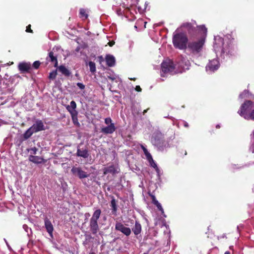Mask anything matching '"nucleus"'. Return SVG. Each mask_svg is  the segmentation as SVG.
Wrapping results in <instances>:
<instances>
[{
  "instance_id": "obj_1",
  "label": "nucleus",
  "mask_w": 254,
  "mask_h": 254,
  "mask_svg": "<svg viewBox=\"0 0 254 254\" xmlns=\"http://www.w3.org/2000/svg\"><path fill=\"white\" fill-rule=\"evenodd\" d=\"M172 42L176 49L184 50L187 49L189 39L186 34L182 32L177 33L173 35Z\"/></svg>"
},
{
  "instance_id": "obj_2",
  "label": "nucleus",
  "mask_w": 254,
  "mask_h": 254,
  "mask_svg": "<svg viewBox=\"0 0 254 254\" xmlns=\"http://www.w3.org/2000/svg\"><path fill=\"white\" fill-rule=\"evenodd\" d=\"M204 43L205 38L203 37L196 40H190L188 42L187 48L192 55H198L202 51Z\"/></svg>"
},
{
  "instance_id": "obj_3",
  "label": "nucleus",
  "mask_w": 254,
  "mask_h": 254,
  "mask_svg": "<svg viewBox=\"0 0 254 254\" xmlns=\"http://www.w3.org/2000/svg\"><path fill=\"white\" fill-rule=\"evenodd\" d=\"M101 210L100 209H96L93 213L89 221V230L93 235H96L99 231V226L98 221L101 216Z\"/></svg>"
},
{
  "instance_id": "obj_4",
  "label": "nucleus",
  "mask_w": 254,
  "mask_h": 254,
  "mask_svg": "<svg viewBox=\"0 0 254 254\" xmlns=\"http://www.w3.org/2000/svg\"><path fill=\"white\" fill-rule=\"evenodd\" d=\"M161 69L164 73H172L174 72L175 66L172 61L166 60L162 63Z\"/></svg>"
},
{
  "instance_id": "obj_5",
  "label": "nucleus",
  "mask_w": 254,
  "mask_h": 254,
  "mask_svg": "<svg viewBox=\"0 0 254 254\" xmlns=\"http://www.w3.org/2000/svg\"><path fill=\"white\" fill-rule=\"evenodd\" d=\"M253 105V102L251 100H246L241 106L240 110L238 111L239 114L245 119L248 120L247 111L250 110Z\"/></svg>"
},
{
  "instance_id": "obj_6",
  "label": "nucleus",
  "mask_w": 254,
  "mask_h": 254,
  "mask_svg": "<svg viewBox=\"0 0 254 254\" xmlns=\"http://www.w3.org/2000/svg\"><path fill=\"white\" fill-rule=\"evenodd\" d=\"M71 172L73 175L77 176L80 179L87 178L89 176L87 172L83 171L81 167H73Z\"/></svg>"
},
{
  "instance_id": "obj_7",
  "label": "nucleus",
  "mask_w": 254,
  "mask_h": 254,
  "mask_svg": "<svg viewBox=\"0 0 254 254\" xmlns=\"http://www.w3.org/2000/svg\"><path fill=\"white\" fill-rule=\"evenodd\" d=\"M115 230L122 232L126 236H128L131 234V229L125 226L121 222H118L116 223Z\"/></svg>"
},
{
  "instance_id": "obj_8",
  "label": "nucleus",
  "mask_w": 254,
  "mask_h": 254,
  "mask_svg": "<svg viewBox=\"0 0 254 254\" xmlns=\"http://www.w3.org/2000/svg\"><path fill=\"white\" fill-rule=\"evenodd\" d=\"M120 172V168L118 166L114 165L113 164L109 166L105 167L103 169L104 175H107L108 174H111L113 176L119 173Z\"/></svg>"
},
{
  "instance_id": "obj_9",
  "label": "nucleus",
  "mask_w": 254,
  "mask_h": 254,
  "mask_svg": "<svg viewBox=\"0 0 254 254\" xmlns=\"http://www.w3.org/2000/svg\"><path fill=\"white\" fill-rule=\"evenodd\" d=\"M194 25H196L195 21H193V23L186 22L182 25V27L186 28L189 34H194L197 31V27Z\"/></svg>"
},
{
  "instance_id": "obj_10",
  "label": "nucleus",
  "mask_w": 254,
  "mask_h": 254,
  "mask_svg": "<svg viewBox=\"0 0 254 254\" xmlns=\"http://www.w3.org/2000/svg\"><path fill=\"white\" fill-rule=\"evenodd\" d=\"M34 133H36L45 129L44 125L42 120H37L35 123L30 127Z\"/></svg>"
},
{
  "instance_id": "obj_11",
  "label": "nucleus",
  "mask_w": 254,
  "mask_h": 254,
  "mask_svg": "<svg viewBox=\"0 0 254 254\" xmlns=\"http://www.w3.org/2000/svg\"><path fill=\"white\" fill-rule=\"evenodd\" d=\"M18 69L21 73H28L31 69V65L30 63H20L18 65Z\"/></svg>"
},
{
  "instance_id": "obj_12",
  "label": "nucleus",
  "mask_w": 254,
  "mask_h": 254,
  "mask_svg": "<svg viewBox=\"0 0 254 254\" xmlns=\"http://www.w3.org/2000/svg\"><path fill=\"white\" fill-rule=\"evenodd\" d=\"M44 224L45 228L51 237H53V232L54 230L53 225L51 221L47 218L44 219Z\"/></svg>"
},
{
  "instance_id": "obj_13",
  "label": "nucleus",
  "mask_w": 254,
  "mask_h": 254,
  "mask_svg": "<svg viewBox=\"0 0 254 254\" xmlns=\"http://www.w3.org/2000/svg\"><path fill=\"white\" fill-rule=\"evenodd\" d=\"M218 67V62L217 60L214 59L210 61L206 66L207 70L209 69L211 71H214L217 70Z\"/></svg>"
},
{
  "instance_id": "obj_14",
  "label": "nucleus",
  "mask_w": 254,
  "mask_h": 254,
  "mask_svg": "<svg viewBox=\"0 0 254 254\" xmlns=\"http://www.w3.org/2000/svg\"><path fill=\"white\" fill-rule=\"evenodd\" d=\"M116 130L114 124H111L108 126L101 128V131L104 134H112Z\"/></svg>"
},
{
  "instance_id": "obj_15",
  "label": "nucleus",
  "mask_w": 254,
  "mask_h": 254,
  "mask_svg": "<svg viewBox=\"0 0 254 254\" xmlns=\"http://www.w3.org/2000/svg\"><path fill=\"white\" fill-rule=\"evenodd\" d=\"M48 62L54 63L55 67H58V62L57 56L54 55L53 52L51 51L49 53L48 56L46 58Z\"/></svg>"
},
{
  "instance_id": "obj_16",
  "label": "nucleus",
  "mask_w": 254,
  "mask_h": 254,
  "mask_svg": "<svg viewBox=\"0 0 254 254\" xmlns=\"http://www.w3.org/2000/svg\"><path fill=\"white\" fill-rule=\"evenodd\" d=\"M29 160L30 161L35 164H41L46 162V160L43 158L34 155H30Z\"/></svg>"
},
{
  "instance_id": "obj_17",
  "label": "nucleus",
  "mask_w": 254,
  "mask_h": 254,
  "mask_svg": "<svg viewBox=\"0 0 254 254\" xmlns=\"http://www.w3.org/2000/svg\"><path fill=\"white\" fill-rule=\"evenodd\" d=\"M106 62L108 66L112 67L115 64V58L111 55H107L105 57Z\"/></svg>"
},
{
  "instance_id": "obj_18",
  "label": "nucleus",
  "mask_w": 254,
  "mask_h": 254,
  "mask_svg": "<svg viewBox=\"0 0 254 254\" xmlns=\"http://www.w3.org/2000/svg\"><path fill=\"white\" fill-rule=\"evenodd\" d=\"M142 227L138 221L136 220L135 225L132 228V231L135 235H138L141 232Z\"/></svg>"
},
{
  "instance_id": "obj_19",
  "label": "nucleus",
  "mask_w": 254,
  "mask_h": 254,
  "mask_svg": "<svg viewBox=\"0 0 254 254\" xmlns=\"http://www.w3.org/2000/svg\"><path fill=\"white\" fill-rule=\"evenodd\" d=\"M59 71L65 76L68 77L71 74V72L64 66L61 65L58 67Z\"/></svg>"
},
{
  "instance_id": "obj_20",
  "label": "nucleus",
  "mask_w": 254,
  "mask_h": 254,
  "mask_svg": "<svg viewBox=\"0 0 254 254\" xmlns=\"http://www.w3.org/2000/svg\"><path fill=\"white\" fill-rule=\"evenodd\" d=\"M76 104L74 101H71L70 103V105H67L66 107L67 110L72 114L73 112H78L76 110Z\"/></svg>"
},
{
  "instance_id": "obj_21",
  "label": "nucleus",
  "mask_w": 254,
  "mask_h": 254,
  "mask_svg": "<svg viewBox=\"0 0 254 254\" xmlns=\"http://www.w3.org/2000/svg\"><path fill=\"white\" fill-rule=\"evenodd\" d=\"M76 155L77 156L81 157L84 158H87L89 156L88 150L86 149L81 150L80 148H78Z\"/></svg>"
},
{
  "instance_id": "obj_22",
  "label": "nucleus",
  "mask_w": 254,
  "mask_h": 254,
  "mask_svg": "<svg viewBox=\"0 0 254 254\" xmlns=\"http://www.w3.org/2000/svg\"><path fill=\"white\" fill-rule=\"evenodd\" d=\"M72 122L73 124L77 127H79L80 126V123L78 122L77 115L78 112H73L72 114H70Z\"/></svg>"
},
{
  "instance_id": "obj_23",
  "label": "nucleus",
  "mask_w": 254,
  "mask_h": 254,
  "mask_svg": "<svg viewBox=\"0 0 254 254\" xmlns=\"http://www.w3.org/2000/svg\"><path fill=\"white\" fill-rule=\"evenodd\" d=\"M110 206L112 208V213L113 214H116L117 211V205L116 201L113 196L112 197V199L111 201Z\"/></svg>"
},
{
  "instance_id": "obj_24",
  "label": "nucleus",
  "mask_w": 254,
  "mask_h": 254,
  "mask_svg": "<svg viewBox=\"0 0 254 254\" xmlns=\"http://www.w3.org/2000/svg\"><path fill=\"white\" fill-rule=\"evenodd\" d=\"M34 133L32 129L29 127L22 135L23 139L25 140L29 138Z\"/></svg>"
},
{
  "instance_id": "obj_25",
  "label": "nucleus",
  "mask_w": 254,
  "mask_h": 254,
  "mask_svg": "<svg viewBox=\"0 0 254 254\" xmlns=\"http://www.w3.org/2000/svg\"><path fill=\"white\" fill-rule=\"evenodd\" d=\"M232 48L231 45H228V46L224 43L223 44L222 52L223 53L229 54L230 53V48Z\"/></svg>"
},
{
  "instance_id": "obj_26",
  "label": "nucleus",
  "mask_w": 254,
  "mask_h": 254,
  "mask_svg": "<svg viewBox=\"0 0 254 254\" xmlns=\"http://www.w3.org/2000/svg\"><path fill=\"white\" fill-rule=\"evenodd\" d=\"M141 148L143 151L144 154L145 155L147 159L152 160V157L151 154L148 151L147 149L143 145L141 146Z\"/></svg>"
},
{
  "instance_id": "obj_27",
  "label": "nucleus",
  "mask_w": 254,
  "mask_h": 254,
  "mask_svg": "<svg viewBox=\"0 0 254 254\" xmlns=\"http://www.w3.org/2000/svg\"><path fill=\"white\" fill-rule=\"evenodd\" d=\"M88 64L90 67V71L92 73H94L96 71V65L95 63L90 61L89 62Z\"/></svg>"
},
{
  "instance_id": "obj_28",
  "label": "nucleus",
  "mask_w": 254,
  "mask_h": 254,
  "mask_svg": "<svg viewBox=\"0 0 254 254\" xmlns=\"http://www.w3.org/2000/svg\"><path fill=\"white\" fill-rule=\"evenodd\" d=\"M197 30H198L201 31L203 34L206 35L207 33V28L204 25L196 26Z\"/></svg>"
},
{
  "instance_id": "obj_29",
  "label": "nucleus",
  "mask_w": 254,
  "mask_h": 254,
  "mask_svg": "<svg viewBox=\"0 0 254 254\" xmlns=\"http://www.w3.org/2000/svg\"><path fill=\"white\" fill-rule=\"evenodd\" d=\"M79 14L80 17L84 18L85 19L88 17V14L86 13V10L83 8L80 9Z\"/></svg>"
},
{
  "instance_id": "obj_30",
  "label": "nucleus",
  "mask_w": 254,
  "mask_h": 254,
  "mask_svg": "<svg viewBox=\"0 0 254 254\" xmlns=\"http://www.w3.org/2000/svg\"><path fill=\"white\" fill-rule=\"evenodd\" d=\"M57 70H53L49 73V78L50 79H55L57 76Z\"/></svg>"
},
{
  "instance_id": "obj_31",
  "label": "nucleus",
  "mask_w": 254,
  "mask_h": 254,
  "mask_svg": "<svg viewBox=\"0 0 254 254\" xmlns=\"http://www.w3.org/2000/svg\"><path fill=\"white\" fill-rule=\"evenodd\" d=\"M150 163V164L151 165V167H152L153 168L156 169V170H158V167H157V164L155 163V162L154 161L153 159H152V160H151V159H148L147 160Z\"/></svg>"
},
{
  "instance_id": "obj_32",
  "label": "nucleus",
  "mask_w": 254,
  "mask_h": 254,
  "mask_svg": "<svg viewBox=\"0 0 254 254\" xmlns=\"http://www.w3.org/2000/svg\"><path fill=\"white\" fill-rule=\"evenodd\" d=\"M155 205L157 207L158 210L161 212L162 214L164 216H166L164 214V210H163L161 204L159 202H158V203L155 204Z\"/></svg>"
},
{
  "instance_id": "obj_33",
  "label": "nucleus",
  "mask_w": 254,
  "mask_h": 254,
  "mask_svg": "<svg viewBox=\"0 0 254 254\" xmlns=\"http://www.w3.org/2000/svg\"><path fill=\"white\" fill-rule=\"evenodd\" d=\"M149 196L151 197V198L152 199V203L155 205L157 203H158V202H159L158 201V200H156V197L155 196V195H154L153 194H151L150 193H149Z\"/></svg>"
},
{
  "instance_id": "obj_34",
  "label": "nucleus",
  "mask_w": 254,
  "mask_h": 254,
  "mask_svg": "<svg viewBox=\"0 0 254 254\" xmlns=\"http://www.w3.org/2000/svg\"><path fill=\"white\" fill-rule=\"evenodd\" d=\"M40 62L38 61H35L33 64V66L35 69H38L40 65Z\"/></svg>"
},
{
  "instance_id": "obj_35",
  "label": "nucleus",
  "mask_w": 254,
  "mask_h": 254,
  "mask_svg": "<svg viewBox=\"0 0 254 254\" xmlns=\"http://www.w3.org/2000/svg\"><path fill=\"white\" fill-rule=\"evenodd\" d=\"M248 115V119H251L254 121V109Z\"/></svg>"
},
{
  "instance_id": "obj_36",
  "label": "nucleus",
  "mask_w": 254,
  "mask_h": 254,
  "mask_svg": "<svg viewBox=\"0 0 254 254\" xmlns=\"http://www.w3.org/2000/svg\"><path fill=\"white\" fill-rule=\"evenodd\" d=\"M112 121V119L110 118H107L105 119V123L106 125H108V126L111 124H113Z\"/></svg>"
},
{
  "instance_id": "obj_37",
  "label": "nucleus",
  "mask_w": 254,
  "mask_h": 254,
  "mask_svg": "<svg viewBox=\"0 0 254 254\" xmlns=\"http://www.w3.org/2000/svg\"><path fill=\"white\" fill-rule=\"evenodd\" d=\"M77 86L81 90L85 88V85L82 83L78 82L77 83Z\"/></svg>"
},
{
  "instance_id": "obj_38",
  "label": "nucleus",
  "mask_w": 254,
  "mask_h": 254,
  "mask_svg": "<svg viewBox=\"0 0 254 254\" xmlns=\"http://www.w3.org/2000/svg\"><path fill=\"white\" fill-rule=\"evenodd\" d=\"M26 31L28 33H33V30L31 29V25L29 24L26 27Z\"/></svg>"
},
{
  "instance_id": "obj_39",
  "label": "nucleus",
  "mask_w": 254,
  "mask_h": 254,
  "mask_svg": "<svg viewBox=\"0 0 254 254\" xmlns=\"http://www.w3.org/2000/svg\"><path fill=\"white\" fill-rule=\"evenodd\" d=\"M30 150L32 151V153L35 155L37 153V151L38 150V149L36 147H34L33 148H31L30 149Z\"/></svg>"
},
{
  "instance_id": "obj_40",
  "label": "nucleus",
  "mask_w": 254,
  "mask_h": 254,
  "mask_svg": "<svg viewBox=\"0 0 254 254\" xmlns=\"http://www.w3.org/2000/svg\"><path fill=\"white\" fill-rule=\"evenodd\" d=\"M249 149L251 152L254 153V142L251 144Z\"/></svg>"
},
{
  "instance_id": "obj_41",
  "label": "nucleus",
  "mask_w": 254,
  "mask_h": 254,
  "mask_svg": "<svg viewBox=\"0 0 254 254\" xmlns=\"http://www.w3.org/2000/svg\"><path fill=\"white\" fill-rule=\"evenodd\" d=\"M135 89L137 92H141V90H142V89L141 88V87L139 85L136 86V87L135 88Z\"/></svg>"
},
{
  "instance_id": "obj_42",
  "label": "nucleus",
  "mask_w": 254,
  "mask_h": 254,
  "mask_svg": "<svg viewBox=\"0 0 254 254\" xmlns=\"http://www.w3.org/2000/svg\"><path fill=\"white\" fill-rule=\"evenodd\" d=\"M115 42L114 41H111L108 43V45L109 46L112 47L115 44Z\"/></svg>"
},
{
  "instance_id": "obj_43",
  "label": "nucleus",
  "mask_w": 254,
  "mask_h": 254,
  "mask_svg": "<svg viewBox=\"0 0 254 254\" xmlns=\"http://www.w3.org/2000/svg\"><path fill=\"white\" fill-rule=\"evenodd\" d=\"M108 78L113 81L115 79V77L111 76H108Z\"/></svg>"
},
{
  "instance_id": "obj_44",
  "label": "nucleus",
  "mask_w": 254,
  "mask_h": 254,
  "mask_svg": "<svg viewBox=\"0 0 254 254\" xmlns=\"http://www.w3.org/2000/svg\"><path fill=\"white\" fill-rule=\"evenodd\" d=\"M117 13L119 14V15H120L122 14V11H121V9L120 8L119 9H117Z\"/></svg>"
},
{
  "instance_id": "obj_45",
  "label": "nucleus",
  "mask_w": 254,
  "mask_h": 254,
  "mask_svg": "<svg viewBox=\"0 0 254 254\" xmlns=\"http://www.w3.org/2000/svg\"><path fill=\"white\" fill-rule=\"evenodd\" d=\"M184 126L185 127H189V125H188V124L187 122H184Z\"/></svg>"
},
{
  "instance_id": "obj_46",
  "label": "nucleus",
  "mask_w": 254,
  "mask_h": 254,
  "mask_svg": "<svg viewBox=\"0 0 254 254\" xmlns=\"http://www.w3.org/2000/svg\"><path fill=\"white\" fill-rule=\"evenodd\" d=\"M85 216L86 217H89L90 216V214L89 213H86L85 214Z\"/></svg>"
},
{
  "instance_id": "obj_47",
  "label": "nucleus",
  "mask_w": 254,
  "mask_h": 254,
  "mask_svg": "<svg viewBox=\"0 0 254 254\" xmlns=\"http://www.w3.org/2000/svg\"><path fill=\"white\" fill-rule=\"evenodd\" d=\"M224 254H231V253L229 251H226L225 252Z\"/></svg>"
},
{
  "instance_id": "obj_48",
  "label": "nucleus",
  "mask_w": 254,
  "mask_h": 254,
  "mask_svg": "<svg viewBox=\"0 0 254 254\" xmlns=\"http://www.w3.org/2000/svg\"><path fill=\"white\" fill-rule=\"evenodd\" d=\"M216 127L217 128H219L220 127V125H217L216 126Z\"/></svg>"
},
{
  "instance_id": "obj_49",
  "label": "nucleus",
  "mask_w": 254,
  "mask_h": 254,
  "mask_svg": "<svg viewBox=\"0 0 254 254\" xmlns=\"http://www.w3.org/2000/svg\"><path fill=\"white\" fill-rule=\"evenodd\" d=\"M99 58L101 60V61H103V58L102 57V56H100L99 57Z\"/></svg>"
},
{
  "instance_id": "obj_50",
  "label": "nucleus",
  "mask_w": 254,
  "mask_h": 254,
  "mask_svg": "<svg viewBox=\"0 0 254 254\" xmlns=\"http://www.w3.org/2000/svg\"><path fill=\"white\" fill-rule=\"evenodd\" d=\"M147 110H144L143 112V114H145V113H146L147 112Z\"/></svg>"
},
{
  "instance_id": "obj_51",
  "label": "nucleus",
  "mask_w": 254,
  "mask_h": 254,
  "mask_svg": "<svg viewBox=\"0 0 254 254\" xmlns=\"http://www.w3.org/2000/svg\"><path fill=\"white\" fill-rule=\"evenodd\" d=\"M130 79L131 80H133V81L135 80V78H130Z\"/></svg>"
},
{
  "instance_id": "obj_52",
  "label": "nucleus",
  "mask_w": 254,
  "mask_h": 254,
  "mask_svg": "<svg viewBox=\"0 0 254 254\" xmlns=\"http://www.w3.org/2000/svg\"><path fill=\"white\" fill-rule=\"evenodd\" d=\"M233 246H230V250H233Z\"/></svg>"
},
{
  "instance_id": "obj_53",
  "label": "nucleus",
  "mask_w": 254,
  "mask_h": 254,
  "mask_svg": "<svg viewBox=\"0 0 254 254\" xmlns=\"http://www.w3.org/2000/svg\"><path fill=\"white\" fill-rule=\"evenodd\" d=\"M89 254H96L94 252H91V253H90Z\"/></svg>"
},
{
  "instance_id": "obj_54",
  "label": "nucleus",
  "mask_w": 254,
  "mask_h": 254,
  "mask_svg": "<svg viewBox=\"0 0 254 254\" xmlns=\"http://www.w3.org/2000/svg\"><path fill=\"white\" fill-rule=\"evenodd\" d=\"M224 237H226V236L225 234H223V236H222V238H224Z\"/></svg>"
},
{
  "instance_id": "obj_55",
  "label": "nucleus",
  "mask_w": 254,
  "mask_h": 254,
  "mask_svg": "<svg viewBox=\"0 0 254 254\" xmlns=\"http://www.w3.org/2000/svg\"><path fill=\"white\" fill-rule=\"evenodd\" d=\"M76 51H78V49H77L76 50Z\"/></svg>"
}]
</instances>
